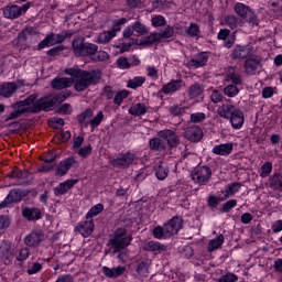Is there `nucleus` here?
Instances as JSON below:
<instances>
[{
    "mask_svg": "<svg viewBox=\"0 0 282 282\" xmlns=\"http://www.w3.org/2000/svg\"><path fill=\"white\" fill-rule=\"evenodd\" d=\"M72 96V91L67 90L65 93H59L52 96H45L39 98V95L32 94L28 98L17 101L11 105V109L13 111L8 115L7 122L10 120H17V118H21V116H25V113H41V111H52L56 105H61L67 100ZM37 99V100H36Z\"/></svg>",
    "mask_w": 282,
    "mask_h": 282,
    "instance_id": "nucleus-1",
    "label": "nucleus"
},
{
    "mask_svg": "<svg viewBox=\"0 0 282 282\" xmlns=\"http://www.w3.org/2000/svg\"><path fill=\"white\" fill-rule=\"evenodd\" d=\"M65 74L74 78L75 91H85L94 85H98L102 79V72L100 69L85 70L79 67L66 68Z\"/></svg>",
    "mask_w": 282,
    "mask_h": 282,
    "instance_id": "nucleus-2",
    "label": "nucleus"
},
{
    "mask_svg": "<svg viewBox=\"0 0 282 282\" xmlns=\"http://www.w3.org/2000/svg\"><path fill=\"white\" fill-rule=\"evenodd\" d=\"M73 54L75 56L84 58L87 56H96L98 54V45L89 42H85V40L75 39L72 43Z\"/></svg>",
    "mask_w": 282,
    "mask_h": 282,
    "instance_id": "nucleus-3",
    "label": "nucleus"
},
{
    "mask_svg": "<svg viewBox=\"0 0 282 282\" xmlns=\"http://www.w3.org/2000/svg\"><path fill=\"white\" fill-rule=\"evenodd\" d=\"M131 236H127V229L126 228H118L115 231V235L112 238L109 239V246H112L113 252H120V250H124V248H128V246H131L132 241Z\"/></svg>",
    "mask_w": 282,
    "mask_h": 282,
    "instance_id": "nucleus-4",
    "label": "nucleus"
},
{
    "mask_svg": "<svg viewBox=\"0 0 282 282\" xmlns=\"http://www.w3.org/2000/svg\"><path fill=\"white\" fill-rule=\"evenodd\" d=\"M191 177L195 184L206 186L213 177V170L208 165L197 166L192 171Z\"/></svg>",
    "mask_w": 282,
    "mask_h": 282,
    "instance_id": "nucleus-5",
    "label": "nucleus"
},
{
    "mask_svg": "<svg viewBox=\"0 0 282 282\" xmlns=\"http://www.w3.org/2000/svg\"><path fill=\"white\" fill-rule=\"evenodd\" d=\"M234 10L238 17H241L247 23H252L253 25H259V20L257 19V14L249 6H246L241 2H237L234 7Z\"/></svg>",
    "mask_w": 282,
    "mask_h": 282,
    "instance_id": "nucleus-6",
    "label": "nucleus"
},
{
    "mask_svg": "<svg viewBox=\"0 0 282 282\" xmlns=\"http://www.w3.org/2000/svg\"><path fill=\"white\" fill-rule=\"evenodd\" d=\"M138 160V156H135V153L133 152H126L120 154L116 159H111L109 164L113 166V169H129L133 162Z\"/></svg>",
    "mask_w": 282,
    "mask_h": 282,
    "instance_id": "nucleus-7",
    "label": "nucleus"
},
{
    "mask_svg": "<svg viewBox=\"0 0 282 282\" xmlns=\"http://www.w3.org/2000/svg\"><path fill=\"white\" fill-rule=\"evenodd\" d=\"M158 137L165 142L166 149H177L180 147V135L171 129L159 131Z\"/></svg>",
    "mask_w": 282,
    "mask_h": 282,
    "instance_id": "nucleus-8",
    "label": "nucleus"
},
{
    "mask_svg": "<svg viewBox=\"0 0 282 282\" xmlns=\"http://www.w3.org/2000/svg\"><path fill=\"white\" fill-rule=\"evenodd\" d=\"M31 6L32 3L30 2L23 4L22 7L17 4L7 6L3 8V17L4 19H19V17L25 14V12L30 10Z\"/></svg>",
    "mask_w": 282,
    "mask_h": 282,
    "instance_id": "nucleus-9",
    "label": "nucleus"
},
{
    "mask_svg": "<svg viewBox=\"0 0 282 282\" xmlns=\"http://www.w3.org/2000/svg\"><path fill=\"white\" fill-rule=\"evenodd\" d=\"M165 236L173 237L184 228V220L180 216H174L170 221L164 224Z\"/></svg>",
    "mask_w": 282,
    "mask_h": 282,
    "instance_id": "nucleus-10",
    "label": "nucleus"
},
{
    "mask_svg": "<svg viewBox=\"0 0 282 282\" xmlns=\"http://www.w3.org/2000/svg\"><path fill=\"white\" fill-rule=\"evenodd\" d=\"M42 241H45V232L41 229L33 230L24 238L28 248H39Z\"/></svg>",
    "mask_w": 282,
    "mask_h": 282,
    "instance_id": "nucleus-11",
    "label": "nucleus"
},
{
    "mask_svg": "<svg viewBox=\"0 0 282 282\" xmlns=\"http://www.w3.org/2000/svg\"><path fill=\"white\" fill-rule=\"evenodd\" d=\"M252 50L253 48L250 45H246V46L237 45L232 50L230 56L235 61H246V58L249 59L250 56L254 54Z\"/></svg>",
    "mask_w": 282,
    "mask_h": 282,
    "instance_id": "nucleus-12",
    "label": "nucleus"
},
{
    "mask_svg": "<svg viewBox=\"0 0 282 282\" xmlns=\"http://www.w3.org/2000/svg\"><path fill=\"white\" fill-rule=\"evenodd\" d=\"M78 184L77 178H69L62 183H59L56 187L53 188V193L55 197H61L62 195H67L69 191L74 188Z\"/></svg>",
    "mask_w": 282,
    "mask_h": 282,
    "instance_id": "nucleus-13",
    "label": "nucleus"
},
{
    "mask_svg": "<svg viewBox=\"0 0 282 282\" xmlns=\"http://www.w3.org/2000/svg\"><path fill=\"white\" fill-rule=\"evenodd\" d=\"M183 137L185 140H188V142H202V139L204 138V130H202L199 126H191L185 130Z\"/></svg>",
    "mask_w": 282,
    "mask_h": 282,
    "instance_id": "nucleus-14",
    "label": "nucleus"
},
{
    "mask_svg": "<svg viewBox=\"0 0 282 282\" xmlns=\"http://www.w3.org/2000/svg\"><path fill=\"white\" fill-rule=\"evenodd\" d=\"M94 228H96V226L94 225V219L84 220L75 227V232H79L82 237L87 238L94 235Z\"/></svg>",
    "mask_w": 282,
    "mask_h": 282,
    "instance_id": "nucleus-15",
    "label": "nucleus"
},
{
    "mask_svg": "<svg viewBox=\"0 0 282 282\" xmlns=\"http://www.w3.org/2000/svg\"><path fill=\"white\" fill-rule=\"evenodd\" d=\"M22 217L26 221H39V219H43V212L39 207H24L22 208Z\"/></svg>",
    "mask_w": 282,
    "mask_h": 282,
    "instance_id": "nucleus-16",
    "label": "nucleus"
},
{
    "mask_svg": "<svg viewBox=\"0 0 282 282\" xmlns=\"http://www.w3.org/2000/svg\"><path fill=\"white\" fill-rule=\"evenodd\" d=\"M30 192L28 189L13 188L9 192L7 199L10 204H19L23 200V197H28Z\"/></svg>",
    "mask_w": 282,
    "mask_h": 282,
    "instance_id": "nucleus-17",
    "label": "nucleus"
},
{
    "mask_svg": "<svg viewBox=\"0 0 282 282\" xmlns=\"http://www.w3.org/2000/svg\"><path fill=\"white\" fill-rule=\"evenodd\" d=\"M183 85H184V80L172 79L167 84L163 85L160 93L165 95L175 94V91H180V89H182Z\"/></svg>",
    "mask_w": 282,
    "mask_h": 282,
    "instance_id": "nucleus-18",
    "label": "nucleus"
},
{
    "mask_svg": "<svg viewBox=\"0 0 282 282\" xmlns=\"http://www.w3.org/2000/svg\"><path fill=\"white\" fill-rule=\"evenodd\" d=\"M207 63L208 53L200 52L189 59L188 65L189 67H194V69H199V67H204Z\"/></svg>",
    "mask_w": 282,
    "mask_h": 282,
    "instance_id": "nucleus-19",
    "label": "nucleus"
},
{
    "mask_svg": "<svg viewBox=\"0 0 282 282\" xmlns=\"http://www.w3.org/2000/svg\"><path fill=\"white\" fill-rule=\"evenodd\" d=\"M74 162L76 161L72 158L61 161L55 170V175H57L58 177L67 175L69 169H72V166L74 165Z\"/></svg>",
    "mask_w": 282,
    "mask_h": 282,
    "instance_id": "nucleus-20",
    "label": "nucleus"
},
{
    "mask_svg": "<svg viewBox=\"0 0 282 282\" xmlns=\"http://www.w3.org/2000/svg\"><path fill=\"white\" fill-rule=\"evenodd\" d=\"M260 63L261 61L259 59V56L253 54L248 59H246L245 70L252 76L257 74V69H259Z\"/></svg>",
    "mask_w": 282,
    "mask_h": 282,
    "instance_id": "nucleus-21",
    "label": "nucleus"
},
{
    "mask_svg": "<svg viewBox=\"0 0 282 282\" xmlns=\"http://www.w3.org/2000/svg\"><path fill=\"white\" fill-rule=\"evenodd\" d=\"M237 111H240V109L235 108V106L230 104H225L217 109L218 116H220V118H225L226 120L232 118Z\"/></svg>",
    "mask_w": 282,
    "mask_h": 282,
    "instance_id": "nucleus-22",
    "label": "nucleus"
},
{
    "mask_svg": "<svg viewBox=\"0 0 282 282\" xmlns=\"http://www.w3.org/2000/svg\"><path fill=\"white\" fill-rule=\"evenodd\" d=\"M218 41H224V46L227 47V50H230L235 45V35H230V30L223 29L219 31Z\"/></svg>",
    "mask_w": 282,
    "mask_h": 282,
    "instance_id": "nucleus-23",
    "label": "nucleus"
},
{
    "mask_svg": "<svg viewBox=\"0 0 282 282\" xmlns=\"http://www.w3.org/2000/svg\"><path fill=\"white\" fill-rule=\"evenodd\" d=\"M72 83L73 82L69 77H55L51 82V87L61 91V89H67L72 87Z\"/></svg>",
    "mask_w": 282,
    "mask_h": 282,
    "instance_id": "nucleus-24",
    "label": "nucleus"
},
{
    "mask_svg": "<svg viewBox=\"0 0 282 282\" xmlns=\"http://www.w3.org/2000/svg\"><path fill=\"white\" fill-rule=\"evenodd\" d=\"M17 89H19L17 83H4L0 86V96L2 98H11L17 93Z\"/></svg>",
    "mask_w": 282,
    "mask_h": 282,
    "instance_id": "nucleus-25",
    "label": "nucleus"
},
{
    "mask_svg": "<svg viewBox=\"0 0 282 282\" xmlns=\"http://www.w3.org/2000/svg\"><path fill=\"white\" fill-rule=\"evenodd\" d=\"M234 148L235 145L232 143H223L215 145L212 150V153H214V155L228 156L230 153H232Z\"/></svg>",
    "mask_w": 282,
    "mask_h": 282,
    "instance_id": "nucleus-26",
    "label": "nucleus"
},
{
    "mask_svg": "<svg viewBox=\"0 0 282 282\" xmlns=\"http://www.w3.org/2000/svg\"><path fill=\"white\" fill-rule=\"evenodd\" d=\"M269 186L272 191L282 193V173H274L269 177Z\"/></svg>",
    "mask_w": 282,
    "mask_h": 282,
    "instance_id": "nucleus-27",
    "label": "nucleus"
},
{
    "mask_svg": "<svg viewBox=\"0 0 282 282\" xmlns=\"http://www.w3.org/2000/svg\"><path fill=\"white\" fill-rule=\"evenodd\" d=\"M127 269L124 267H116V268H108V267H104L102 268V272L105 274V276H107L108 279H118V276H122V274H124V271Z\"/></svg>",
    "mask_w": 282,
    "mask_h": 282,
    "instance_id": "nucleus-28",
    "label": "nucleus"
},
{
    "mask_svg": "<svg viewBox=\"0 0 282 282\" xmlns=\"http://www.w3.org/2000/svg\"><path fill=\"white\" fill-rule=\"evenodd\" d=\"M36 34V31H34V28L28 26L24 30H22L17 37V42L19 45H25L28 43L29 36H34Z\"/></svg>",
    "mask_w": 282,
    "mask_h": 282,
    "instance_id": "nucleus-29",
    "label": "nucleus"
},
{
    "mask_svg": "<svg viewBox=\"0 0 282 282\" xmlns=\"http://www.w3.org/2000/svg\"><path fill=\"white\" fill-rule=\"evenodd\" d=\"M144 250L147 252H166V245L150 240L144 245Z\"/></svg>",
    "mask_w": 282,
    "mask_h": 282,
    "instance_id": "nucleus-30",
    "label": "nucleus"
},
{
    "mask_svg": "<svg viewBox=\"0 0 282 282\" xmlns=\"http://www.w3.org/2000/svg\"><path fill=\"white\" fill-rule=\"evenodd\" d=\"M150 151H166V142L162 138H152L149 141Z\"/></svg>",
    "mask_w": 282,
    "mask_h": 282,
    "instance_id": "nucleus-31",
    "label": "nucleus"
},
{
    "mask_svg": "<svg viewBox=\"0 0 282 282\" xmlns=\"http://www.w3.org/2000/svg\"><path fill=\"white\" fill-rule=\"evenodd\" d=\"M229 120H230L232 129H241V127H243V122H245L243 111L236 110V113L232 115L229 118Z\"/></svg>",
    "mask_w": 282,
    "mask_h": 282,
    "instance_id": "nucleus-32",
    "label": "nucleus"
},
{
    "mask_svg": "<svg viewBox=\"0 0 282 282\" xmlns=\"http://www.w3.org/2000/svg\"><path fill=\"white\" fill-rule=\"evenodd\" d=\"M227 80H231V85H236V87L243 85V78H241L240 74L235 72V67L232 66L227 68Z\"/></svg>",
    "mask_w": 282,
    "mask_h": 282,
    "instance_id": "nucleus-33",
    "label": "nucleus"
},
{
    "mask_svg": "<svg viewBox=\"0 0 282 282\" xmlns=\"http://www.w3.org/2000/svg\"><path fill=\"white\" fill-rule=\"evenodd\" d=\"M188 96L192 99L195 98H204V85L202 84H194L188 88Z\"/></svg>",
    "mask_w": 282,
    "mask_h": 282,
    "instance_id": "nucleus-34",
    "label": "nucleus"
},
{
    "mask_svg": "<svg viewBox=\"0 0 282 282\" xmlns=\"http://www.w3.org/2000/svg\"><path fill=\"white\" fill-rule=\"evenodd\" d=\"M74 32L70 30L63 31L62 33L55 34L53 33L52 43L56 45L57 43H63L66 39H72Z\"/></svg>",
    "mask_w": 282,
    "mask_h": 282,
    "instance_id": "nucleus-35",
    "label": "nucleus"
},
{
    "mask_svg": "<svg viewBox=\"0 0 282 282\" xmlns=\"http://www.w3.org/2000/svg\"><path fill=\"white\" fill-rule=\"evenodd\" d=\"M239 188H241V183H230L227 185L224 193V199H228V197H232L236 193H239Z\"/></svg>",
    "mask_w": 282,
    "mask_h": 282,
    "instance_id": "nucleus-36",
    "label": "nucleus"
},
{
    "mask_svg": "<svg viewBox=\"0 0 282 282\" xmlns=\"http://www.w3.org/2000/svg\"><path fill=\"white\" fill-rule=\"evenodd\" d=\"M225 24L227 28H230V30H237L239 25H241V21L237 15L229 14L225 17Z\"/></svg>",
    "mask_w": 282,
    "mask_h": 282,
    "instance_id": "nucleus-37",
    "label": "nucleus"
},
{
    "mask_svg": "<svg viewBox=\"0 0 282 282\" xmlns=\"http://www.w3.org/2000/svg\"><path fill=\"white\" fill-rule=\"evenodd\" d=\"M131 116H144L147 113V106L144 104H134L129 108Z\"/></svg>",
    "mask_w": 282,
    "mask_h": 282,
    "instance_id": "nucleus-38",
    "label": "nucleus"
},
{
    "mask_svg": "<svg viewBox=\"0 0 282 282\" xmlns=\"http://www.w3.org/2000/svg\"><path fill=\"white\" fill-rule=\"evenodd\" d=\"M132 28H133L137 36H144V34H149V28L147 25H144V23L140 22V21H135L132 24Z\"/></svg>",
    "mask_w": 282,
    "mask_h": 282,
    "instance_id": "nucleus-39",
    "label": "nucleus"
},
{
    "mask_svg": "<svg viewBox=\"0 0 282 282\" xmlns=\"http://www.w3.org/2000/svg\"><path fill=\"white\" fill-rule=\"evenodd\" d=\"M113 39H116L115 33H112V31H106L99 34L98 43H101V45H107V43H111Z\"/></svg>",
    "mask_w": 282,
    "mask_h": 282,
    "instance_id": "nucleus-40",
    "label": "nucleus"
},
{
    "mask_svg": "<svg viewBox=\"0 0 282 282\" xmlns=\"http://www.w3.org/2000/svg\"><path fill=\"white\" fill-rule=\"evenodd\" d=\"M155 176L158 177V180H166V177H169V169L166 166H164V163H160L156 167H155Z\"/></svg>",
    "mask_w": 282,
    "mask_h": 282,
    "instance_id": "nucleus-41",
    "label": "nucleus"
},
{
    "mask_svg": "<svg viewBox=\"0 0 282 282\" xmlns=\"http://www.w3.org/2000/svg\"><path fill=\"white\" fill-rule=\"evenodd\" d=\"M105 210V205L102 204H97L93 206L88 213L86 214V219H91L93 217H97V215H100Z\"/></svg>",
    "mask_w": 282,
    "mask_h": 282,
    "instance_id": "nucleus-42",
    "label": "nucleus"
},
{
    "mask_svg": "<svg viewBox=\"0 0 282 282\" xmlns=\"http://www.w3.org/2000/svg\"><path fill=\"white\" fill-rule=\"evenodd\" d=\"M0 252L6 257V259H10L14 254V248H12V243L3 242L0 246Z\"/></svg>",
    "mask_w": 282,
    "mask_h": 282,
    "instance_id": "nucleus-43",
    "label": "nucleus"
},
{
    "mask_svg": "<svg viewBox=\"0 0 282 282\" xmlns=\"http://www.w3.org/2000/svg\"><path fill=\"white\" fill-rule=\"evenodd\" d=\"M152 235L154 239H169V236H166V227L163 225L162 226H156L152 230Z\"/></svg>",
    "mask_w": 282,
    "mask_h": 282,
    "instance_id": "nucleus-44",
    "label": "nucleus"
},
{
    "mask_svg": "<svg viewBox=\"0 0 282 282\" xmlns=\"http://www.w3.org/2000/svg\"><path fill=\"white\" fill-rule=\"evenodd\" d=\"M151 268V262L142 261L137 267V273L139 276H147L149 274V269Z\"/></svg>",
    "mask_w": 282,
    "mask_h": 282,
    "instance_id": "nucleus-45",
    "label": "nucleus"
},
{
    "mask_svg": "<svg viewBox=\"0 0 282 282\" xmlns=\"http://www.w3.org/2000/svg\"><path fill=\"white\" fill-rule=\"evenodd\" d=\"M225 96H228V98H235V96L239 95V87L235 84H229L224 88Z\"/></svg>",
    "mask_w": 282,
    "mask_h": 282,
    "instance_id": "nucleus-46",
    "label": "nucleus"
},
{
    "mask_svg": "<svg viewBox=\"0 0 282 282\" xmlns=\"http://www.w3.org/2000/svg\"><path fill=\"white\" fill-rule=\"evenodd\" d=\"M144 83H147V78L138 76L128 82V87L130 89H138V87H142V85H144Z\"/></svg>",
    "mask_w": 282,
    "mask_h": 282,
    "instance_id": "nucleus-47",
    "label": "nucleus"
},
{
    "mask_svg": "<svg viewBox=\"0 0 282 282\" xmlns=\"http://www.w3.org/2000/svg\"><path fill=\"white\" fill-rule=\"evenodd\" d=\"M160 36L158 33H151L145 39L140 41V45H153V43H160Z\"/></svg>",
    "mask_w": 282,
    "mask_h": 282,
    "instance_id": "nucleus-48",
    "label": "nucleus"
},
{
    "mask_svg": "<svg viewBox=\"0 0 282 282\" xmlns=\"http://www.w3.org/2000/svg\"><path fill=\"white\" fill-rule=\"evenodd\" d=\"M174 34H175V29H173V26L171 25L166 26L165 30L158 33L160 41L164 39H173Z\"/></svg>",
    "mask_w": 282,
    "mask_h": 282,
    "instance_id": "nucleus-49",
    "label": "nucleus"
},
{
    "mask_svg": "<svg viewBox=\"0 0 282 282\" xmlns=\"http://www.w3.org/2000/svg\"><path fill=\"white\" fill-rule=\"evenodd\" d=\"M126 23H127V18L115 20L112 22V29L110 30V32H112V34L116 36V33L120 32V30H122V25H124Z\"/></svg>",
    "mask_w": 282,
    "mask_h": 282,
    "instance_id": "nucleus-50",
    "label": "nucleus"
},
{
    "mask_svg": "<svg viewBox=\"0 0 282 282\" xmlns=\"http://www.w3.org/2000/svg\"><path fill=\"white\" fill-rule=\"evenodd\" d=\"M127 98H129V90H121L115 96L113 102L117 105V107H120V105H122Z\"/></svg>",
    "mask_w": 282,
    "mask_h": 282,
    "instance_id": "nucleus-51",
    "label": "nucleus"
},
{
    "mask_svg": "<svg viewBox=\"0 0 282 282\" xmlns=\"http://www.w3.org/2000/svg\"><path fill=\"white\" fill-rule=\"evenodd\" d=\"M151 23L153 28H164V25H166V18L163 15H154L151 19Z\"/></svg>",
    "mask_w": 282,
    "mask_h": 282,
    "instance_id": "nucleus-52",
    "label": "nucleus"
},
{
    "mask_svg": "<svg viewBox=\"0 0 282 282\" xmlns=\"http://www.w3.org/2000/svg\"><path fill=\"white\" fill-rule=\"evenodd\" d=\"M224 200H226V198L221 196L210 195L207 199V204L209 208H217V206H219V202H224Z\"/></svg>",
    "mask_w": 282,
    "mask_h": 282,
    "instance_id": "nucleus-53",
    "label": "nucleus"
},
{
    "mask_svg": "<svg viewBox=\"0 0 282 282\" xmlns=\"http://www.w3.org/2000/svg\"><path fill=\"white\" fill-rule=\"evenodd\" d=\"M224 235H219L216 239L209 241V250H217L224 243Z\"/></svg>",
    "mask_w": 282,
    "mask_h": 282,
    "instance_id": "nucleus-54",
    "label": "nucleus"
},
{
    "mask_svg": "<svg viewBox=\"0 0 282 282\" xmlns=\"http://www.w3.org/2000/svg\"><path fill=\"white\" fill-rule=\"evenodd\" d=\"M52 36H54V33H50L48 35H46L45 40H42L37 44V50H45V47H50L51 45H54L52 42Z\"/></svg>",
    "mask_w": 282,
    "mask_h": 282,
    "instance_id": "nucleus-55",
    "label": "nucleus"
},
{
    "mask_svg": "<svg viewBox=\"0 0 282 282\" xmlns=\"http://www.w3.org/2000/svg\"><path fill=\"white\" fill-rule=\"evenodd\" d=\"M189 120L194 124H197L199 122H204V120H206V113H204V112H194V113L191 115Z\"/></svg>",
    "mask_w": 282,
    "mask_h": 282,
    "instance_id": "nucleus-56",
    "label": "nucleus"
},
{
    "mask_svg": "<svg viewBox=\"0 0 282 282\" xmlns=\"http://www.w3.org/2000/svg\"><path fill=\"white\" fill-rule=\"evenodd\" d=\"M199 24L197 23H191L188 29L186 30V34H188L192 37L199 36Z\"/></svg>",
    "mask_w": 282,
    "mask_h": 282,
    "instance_id": "nucleus-57",
    "label": "nucleus"
},
{
    "mask_svg": "<svg viewBox=\"0 0 282 282\" xmlns=\"http://www.w3.org/2000/svg\"><path fill=\"white\" fill-rule=\"evenodd\" d=\"M93 151L94 148L88 143L86 147L80 148L77 153L79 158L87 159L88 155H91Z\"/></svg>",
    "mask_w": 282,
    "mask_h": 282,
    "instance_id": "nucleus-58",
    "label": "nucleus"
},
{
    "mask_svg": "<svg viewBox=\"0 0 282 282\" xmlns=\"http://www.w3.org/2000/svg\"><path fill=\"white\" fill-rule=\"evenodd\" d=\"M169 111L172 116H184L186 113V107L174 105L169 108Z\"/></svg>",
    "mask_w": 282,
    "mask_h": 282,
    "instance_id": "nucleus-59",
    "label": "nucleus"
},
{
    "mask_svg": "<svg viewBox=\"0 0 282 282\" xmlns=\"http://www.w3.org/2000/svg\"><path fill=\"white\" fill-rule=\"evenodd\" d=\"M237 206V199L227 200L220 208V213H230Z\"/></svg>",
    "mask_w": 282,
    "mask_h": 282,
    "instance_id": "nucleus-60",
    "label": "nucleus"
},
{
    "mask_svg": "<svg viewBox=\"0 0 282 282\" xmlns=\"http://www.w3.org/2000/svg\"><path fill=\"white\" fill-rule=\"evenodd\" d=\"M102 120H105V115L102 113V111H99L97 116L90 120L91 129H96V127H99Z\"/></svg>",
    "mask_w": 282,
    "mask_h": 282,
    "instance_id": "nucleus-61",
    "label": "nucleus"
},
{
    "mask_svg": "<svg viewBox=\"0 0 282 282\" xmlns=\"http://www.w3.org/2000/svg\"><path fill=\"white\" fill-rule=\"evenodd\" d=\"M272 173V162H265L261 166L260 177H268Z\"/></svg>",
    "mask_w": 282,
    "mask_h": 282,
    "instance_id": "nucleus-62",
    "label": "nucleus"
},
{
    "mask_svg": "<svg viewBox=\"0 0 282 282\" xmlns=\"http://www.w3.org/2000/svg\"><path fill=\"white\" fill-rule=\"evenodd\" d=\"M117 66L119 69H130L131 63H129V59L127 57H119L117 59Z\"/></svg>",
    "mask_w": 282,
    "mask_h": 282,
    "instance_id": "nucleus-63",
    "label": "nucleus"
},
{
    "mask_svg": "<svg viewBox=\"0 0 282 282\" xmlns=\"http://www.w3.org/2000/svg\"><path fill=\"white\" fill-rule=\"evenodd\" d=\"M238 276L235 273H227L219 278L218 282H235L238 281Z\"/></svg>",
    "mask_w": 282,
    "mask_h": 282,
    "instance_id": "nucleus-64",
    "label": "nucleus"
}]
</instances>
